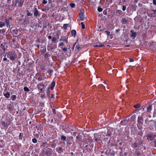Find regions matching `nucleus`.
Returning a JSON list of instances; mask_svg holds the SVG:
<instances>
[{"instance_id": "nucleus-1", "label": "nucleus", "mask_w": 156, "mask_h": 156, "mask_svg": "<svg viewBox=\"0 0 156 156\" xmlns=\"http://www.w3.org/2000/svg\"><path fill=\"white\" fill-rule=\"evenodd\" d=\"M138 142H137L138 143L136 142H134L132 144V147L133 149H138L139 148V147H138V145L141 147V148H143V140L141 139L140 140H138Z\"/></svg>"}, {"instance_id": "nucleus-53", "label": "nucleus", "mask_w": 156, "mask_h": 156, "mask_svg": "<svg viewBox=\"0 0 156 156\" xmlns=\"http://www.w3.org/2000/svg\"><path fill=\"white\" fill-rule=\"evenodd\" d=\"M104 46V45L103 44H101L100 45H97L95 46V47H103Z\"/></svg>"}, {"instance_id": "nucleus-23", "label": "nucleus", "mask_w": 156, "mask_h": 156, "mask_svg": "<svg viewBox=\"0 0 156 156\" xmlns=\"http://www.w3.org/2000/svg\"><path fill=\"white\" fill-rule=\"evenodd\" d=\"M55 82L54 81H53L51 83V86H50V88L51 89V90H53L55 85Z\"/></svg>"}, {"instance_id": "nucleus-49", "label": "nucleus", "mask_w": 156, "mask_h": 156, "mask_svg": "<svg viewBox=\"0 0 156 156\" xmlns=\"http://www.w3.org/2000/svg\"><path fill=\"white\" fill-rule=\"evenodd\" d=\"M138 135H139L141 136H143V132L141 131H140L139 132H138Z\"/></svg>"}, {"instance_id": "nucleus-20", "label": "nucleus", "mask_w": 156, "mask_h": 156, "mask_svg": "<svg viewBox=\"0 0 156 156\" xmlns=\"http://www.w3.org/2000/svg\"><path fill=\"white\" fill-rule=\"evenodd\" d=\"M60 140L61 141H62L64 142L66 140V137L64 135H62L61 136Z\"/></svg>"}, {"instance_id": "nucleus-36", "label": "nucleus", "mask_w": 156, "mask_h": 156, "mask_svg": "<svg viewBox=\"0 0 156 156\" xmlns=\"http://www.w3.org/2000/svg\"><path fill=\"white\" fill-rule=\"evenodd\" d=\"M44 79V78H43L42 76L40 75L37 78V80L39 81H40Z\"/></svg>"}, {"instance_id": "nucleus-15", "label": "nucleus", "mask_w": 156, "mask_h": 156, "mask_svg": "<svg viewBox=\"0 0 156 156\" xmlns=\"http://www.w3.org/2000/svg\"><path fill=\"white\" fill-rule=\"evenodd\" d=\"M12 17H10L9 19H5V22L6 24L7 25V27H8L9 26H10V25L9 24V20H11Z\"/></svg>"}, {"instance_id": "nucleus-29", "label": "nucleus", "mask_w": 156, "mask_h": 156, "mask_svg": "<svg viewBox=\"0 0 156 156\" xmlns=\"http://www.w3.org/2000/svg\"><path fill=\"white\" fill-rule=\"evenodd\" d=\"M128 155V152H124L123 153L121 152L120 153V156H127Z\"/></svg>"}, {"instance_id": "nucleus-58", "label": "nucleus", "mask_w": 156, "mask_h": 156, "mask_svg": "<svg viewBox=\"0 0 156 156\" xmlns=\"http://www.w3.org/2000/svg\"><path fill=\"white\" fill-rule=\"evenodd\" d=\"M61 40H62L63 41L64 43H68V40H67V39H65L64 40H62L61 39Z\"/></svg>"}, {"instance_id": "nucleus-10", "label": "nucleus", "mask_w": 156, "mask_h": 156, "mask_svg": "<svg viewBox=\"0 0 156 156\" xmlns=\"http://www.w3.org/2000/svg\"><path fill=\"white\" fill-rule=\"evenodd\" d=\"M84 14V13L81 11L79 14V16L80 18V20L81 21L84 20H85V17Z\"/></svg>"}, {"instance_id": "nucleus-56", "label": "nucleus", "mask_w": 156, "mask_h": 156, "mask_svg": "<svg viewBox=\"0 0 156 156\" xmlns=\"http://www.w3.org/2000/svg\"><path fill=\"white\" fill-rule=\"evenodd\" d=\"M75 5L74 3H71L70 4V6L72 8H74L75 6Z\"/></svg>"}, {"instance_id": "nucleus-54", "label": "nucleus", "mask_w": 156, "mask_h": 156, "mask_svg": "<svg viewBox=\"0 0 156 156\" xmlns=\"http://www.w3.org/2000/svg\"><path fill=\"white\" fill-rule=\"evenodd\" d=\"M66 144L67 146H69L72 144V143L69 142V140H68V141L66 142Z\"/></svg>"}, {"instance_id": "nucleus-17", "label": "nucleus", "mask_w": 156, "mask_h": 156, "mask_svg": "<svg viewBox=\"0 0 156 156\" xmlns=\"http://www.w3.org/2000/svg\"><path fill=\"white\" fill-rule=\"evenodd\" d=\"M138 149L136 150L134 154L136 156H141L142 155V153L137 150Z\"/></svg>"}, {"instance_id": "nucleus-63", "label": "nucleus", "mask_w": 156, "mask_h": 156, "mask_svg": "<svg viewBox=\"0 0 156 156\" xmlns=\"http://www.w3.org/2000/svg\"><path fill=\"white\" fill-rule=\"evenodd\" d=\"M64 45V44L63 42H62L59 44L58 46L60 47L61 46L63 45Z\"/></svg>"}, {"instance_id": "nucleus-26", "label": "nucleus", "mask_w": 156, "mask_h": 156, "mask_svg": "<svg viewBox=\"0 0 156 156\" xmlns=\"http://www.w3.org/2000/svg\"><path fill=\"white\" fill-rule=\"evenodd\" d=\"M50 56V54L49 52H47L44 55V58L47 59Z\"/></svg>"}, {"instance_id": "nucleus-46", "label": "nucleus", "mask_w": 156, "mask_h": 156, "mask_svg": "<svg viewBox=\"0 0 156 156\" xmlns=\"http://www.w3.org/2000/svg\"><path fill=\"white\" fill-rule=\"evenodd\" d=\"M33 142L34 143H36L37 142V140L36 139L34 138L32 140Z\"/></svg>"}, {"instance_id": "nucleus-57", "label": "nucleus", "mask_w": 156, "mask_h": 156, "mask_svg": "<svg viewBox=\"0 0 156 156\" xmlns=\"http://www.w3.org/2000/svg\"><path fill=\"white\" fill-rule=\"evenodd\" d=\"M62 50L63 51L65 52H66L67 51V48H62Z\"/></svg>"}, {"instance_id": "nucleus-33", "label": "nucleus", "mask_w": 156, "mask_h": 156, "mask_svg": "<svg viewBox=\"0 0 156 156\" xmlns=\"http://www.w3.org/2000/svg\"><path fill=\"white\" fill-rule=\"evenodd\" d=\"M4 142L3 140H0V147H4V145L3 144Z\"/></svg>"}, {"instance_id": "nucleus-25", "label": "nucleus", "mask_w": 156, "mask_h": 156, "mask_svg": "<svg viewBox=\"0 0 156 156\" xmlns=\"http://www.w3.org/2000/svg\"><path fill=\"white\" fill-rule=\"evenodd\" d=\"M73 130L70 129L69 128H68L67 129H66V130H65V132L66 133H70L71 131H73Z\"/></svg>"}, {"instance_id": "nucleus-38", "label": "nucleus", "mask_w": 156, "mask_h": 156, "mask_svg": "<svg viewBox=\"0 0 156 156\" xmlns=\"http://www.w3.org/2000/svg\"><path fill=\"white\" fill-rule=\"evenodd\" d=\"M5 25V23L4 22L0 21V27L2 28Z\"/></svg>"}, {"instance_id": "nucleus-32", "label": "nucleus", "mask_w": 156, "mask_h": 156, "mask_svg": "<svg viewBox=\"0 0 156 156\" xmlns=\"http://www.w3.org/2000/svg\"><path fill=\"white\" fill-rule=\"evenodd\" d=\"M75 45H76L75 48L77 50H79L81 48L80 45L79 44H78L77 42L76 44Z\"/></svg>"}, {"instance_id": "nucleus-30", "label": "nucleus", "mask_w": 156, "mask_h": 156, "mask_svg": "<svg viewBox=\"0 0 156 156\" xmlns=\"http://www.w3.org/2000/svg\"><path fill=\"white\" fill-rule=\"evenodd\" d=\"M108 144L109 146L110 147L114 145V144L113 142H111L110 140L108 142Z\"/></svg>"}, {"instance_id": "nucleus-5", "label": "nucleus", "mask_w": 156, "mask_h": 156, "mask_svg": "<svg viewBox=\"0 0 156 156\" xmlns=\"http://www.w3.org/2000/svg\"><path fill=\"white\" fill-rule=\"evenodd\" d=\"M147 14L148 16L150 17H154L156 16V9H151L150 10H148L147 12Z\"/></svg>"}, {"instance_id": "nucleus-59", "label": "nucleus", "mask_w": 156, "mask_h": 156, "mask_svg": "<svg viewBox=\"0 0 156 156\" xmlns=\"http://www.w3.org/2000/svg\"><path fill=\"white\" fill-rule=\"evenodd\" d=\"M46 51V48L45 49H43L41 52L42 54H44L45 53Z\"/></svg>"}, {"instance_id": "nucleus-47", "label": "nucleus", "mask_w": 156, "mask_h": 156, "mask_svg": "<svg viewBox=\"0 0 156 156\" xmlns=\"http://www.w3.org/2000/svg\"><path fill=\"white\" fill-rule=\"evenodd\" d=\"M68 24H64L63 25V27L64 29H65V30H66L67 29V27H68Z\"/></svg>"}, {"instance_id": "nucleus-55", "label": "nucleus", "mask_w": 156, "mask_h": 156, "mask_svg": "<svg viewBox=\"0 0 156 156\" xmlns=\"http://www.w3.org/2000/svg\"><path fill=\"white\" fill-rule=\"evenodd\" d=\"M3 61H6V62H8L9 63V60H8L6 58V57H4L3 58Z\"/></svg>"}, {"instance_id": "nucleus-51", "label": "nucleus", "mask_w": 156, "mask_h": 156, "mask_svg": "<svg viewBox=\"0 0 156 156\" xmlns=\"http://www.w3.org/2000/svg\"><path fill=\"white\" fill-rule=\"evenodd\" d=\"M126 120H122L121 121V124L122 125H124L126 124Z\"/></svg>"}, {"instance_id": "nucleus-19", "label": "nucleus", "mask_w": 156, "mask_h": 156, "mask_svg": "<svg viewBox=\"0 0 156 156\" xmlns=\"http://www.w3.org/2000/svg\"><path fill=\"white\" fill-rule=\"evenodd\" d=\"M7 107H8V110L10 112L13 110V109H14L13 105H12L11 104H10V105H9Z\"/></svg>"}, {"instance_id": "nucleus-61", "label": "nucleus", "mask_w": 156, "mask_h": 156, "mask_svg": "<svg viewBox=\"0 0 156 156\" xmlns=\"http://www.w3.org/2000/svg\"><path fill=\"white\" fill-rule=\"evenodd\" d=\"M103 13L105 15H106L107 14V9L104 10L103 11Z\"/></svg>"}, {"instance_id": "nucleus-48", "label": "nucleus", "mask_w": 156, "mask_h": 156, "mask_svg": "<svg viewBox=\"0 0 156 156\" xmlns=\"http://www.w3.org/2000/svg\"><path fill=\"white\" fill-rule=\"evenodd\" d=\"M80 24L82 25V29H84L85 28V26L83 24V22H81Z\"/></svg>"}, {"instance_id": "nucleus-64", "label": "nucleus", "mask_w": 156, "mask_h": 156, "mask_svg": "<svg viewBox=\"0 0 156 156\" xmlns=\"http://www.w3.org/2000/svg\"><path fill=\"white\" fill-rule=\"evenodd\" d=\"M36 76L38 77L40 75H41V73L40 72H37L35 75Z\"/></svg>"}, {"instance_id": "nucleus-43", "label": "nucleus", "mask_w": 156, "mask_h": 156, "mask_svg": "<svg viewBox=\"0 0 156 156\" xmlns=\"http://www.w3.org/2000/svg\"><path fill=\"white\" fill-rule=\"evenodd\" d=\"M136 116L135 115H134L132 116L131 118L134 121L136 119Z\"/></svg>"}, {"instance_id": "nucleus-42", "label": "nucleus", "mask_w": 156, "mask_h": 156, "mask_svg": "<svg viewBox=\"0 0 156 156\" xmlns=\"http://www.w3.org/2000/svg\"><path fill=\"white\" fill-rule=\"evenodd\" d=\"M7 116L8 117V118H9V119L12 120V121L13 120V117L11 115L8 114Z\"/></svg>"}, {"instance_id": "nucleus-31", "label": "nucleus", "mask_w": 156, "mask_h": 156, "mask_svg": "<svg viewBox=\"0 0 156 156\" xmlns=\"http://www.w3.org/2000/svg\"><path fill=\"white\" fill-rule=\"evenodd\" d=\"M23 137V133H20L19 136V139L20 140H22Z\"/></svg>"}, {"instance_id": "nucleus-35", "label": "nucleus", "mask_w": 156, "mask_h": 156, "mask_svg": "<svg viewBox=\"0 0 156 156\" xmlns=\"http://www.w3.org/2000/svg\"><path fill=\"white\" fill-rule=\"evenodd\" d=\"M17 96L16 95H12L11 96V99L12 101H14L16 100Z\"/></svg>"}, {"instance_id": "nucleus-6", "label": "nucleus", "mask_w": 156, "mask_h": 156, "mask_svg": "<svg viewBox=\"0 0 156 156\" xmlns=\"http://www.w3.org/2000/svg\"><path fill=\"white\" fill-rule=\"evenodd\" d=\"M42 154L44 156H51L52 154V150H46L45 151L43 150L41 152Z\"/></svg>"}, {"instance_id": "nucleus-27", "label": "nucleus", "mask_w": 156, "mask_h": 156, "mask_svg": "<svg viewBox=\"0 0 156 156\" xmlns=\"http://www.w3.org/2000/svg\"><path fill=\"white\" fill-rule=\"evenodd\" d=\"M152 109V106L151 105H150L147 108V112H151Z\"/></svg>"}, {"instance_id": "nucleus-45", "label": "nucleus", "mask_w": 156, "mask_h": 156, "mask_svg": "<svg viewBox=\"0 0 156 156\" xmlns=\"http://www.w3.org/2000/svg\"><path fill=\"white\" fill-rule=\"evenodd\" d=\"M81 136L80 135H78L76 136V138L77 140H81Z\"/></svg>"}, {"instance_id": "nucleus-37", "label": "nucleus", "mask_w": 156, "mask_h": 156, "mask_svg": "<svg viewBox=\"0 0 156 156\" xmlns=\"http://www.w3.org/2000/svg\"><path fill=\"white\" fill-rule=\"evenodd\" d=\"M48 143L47 142H44L43 143L42 145L44 147H48Z\"/></svg>"}, {"instance_id": "nucleus-8", "label": "nucleus", "mask_w": 156, "mask_h": 156, "mask_svg": "<svg viewBox=\"0 0 156 156\" xmlns=\"http://www.w3.org/2000/svg\"><path fill=\"white\" fill-rule=\"evenodd\" d=\"M34 16L36 18L38 16H40V14L39 13V12L38 10L37 9V8L36 7L35 8V6H34Z\"/></svg>"}, {"instance_id": "nucleus-21", "label": "nucleus", "mask_w": 156, "mask_h": 156, "mask_svg": "<svg viewBox=\"0 0 156 156\" xmlns=\"http://www.w3.org/2000/svg\"><path fill=\"white\" fill-rule=\"evenodd\" d=\"M122 13V11L121 10L118 9L115 11V14L116 16H119Z\"/></svg>"}, {"instance_id": "nucleus-41", "label": "nucleus", "mask_w": 156, "mask_h": 156, "mask_svg": "<svg viewBox=\"0 0 156 156\" xmlns=\"http://www.w3.org/2000/svg\"><path fill=\"white\" fill-rule=\"evenodd\" d=\"M27 16H32V13H31L30 12H29L28 10H27Z\"/></svg>"}, {"instance_id": "nucleus-39", "label": "nucleus", "mask_w": 156, "mask_h": 156, "mask_svg": "<svg viewBox=\"0 0 156 156\" xmlns=\"http://www.w3.org/2000/svg\"><path fill=\"white\" fill-rule=\"evenodd\" d=\"M140 104L139 103L135 105L134 106V107L135 108H137L140 107Z\"/></svg>"}, {"instance_id": "nucleus-4", "label": "nucleus", "mask_w": 156, "mask_h": 156, "mask_svg": "<svg viewBox=\"0 0 156 156\" xmlns=\"http://www.w3.org/2000/svg\"><path fill=\"white\" fill-rule=\"evenodd\" d=\"M24 0H15L13 2L12 6L15 7H22L24 3Z\"/></svg>"}, {"instance_id": "nucleus-50", "label": "nucleus", "mask_w": 156, "mask_h": 156, "mask_svg": "<svg viewBox=\"0 0 156 156\" xmlns=\"http://www.w3.org/2000/svg\"><path fill=\"white\" fill-rule=\"evenodd\" d=\"M49 88H50L49 87L48 88V90H47V91L46 92L47 94L48 97L49 96V93H50V91L49 90Z\"/></svg>"}, {"instance_id": "nucleus-18", "label": "nucleus", "mask_w": 156, "mask_h": 156, "mask_svg": "<svg viewBox=\"0 0 156 156\" xmlns=\"http://www.w3.org/2000/svg\"><path fill=\"white\" fill-rule=\"evenodd\" d=\"M56 151L59 153H61L63 151L62 148L61 147H58L56 149Z\"/></svg>"}, {"instance_id": "nucleus-52", "label": "nucleus", "mask_w": 156, "mask_h": 156, "mask_svg": "<svg viewBox=\"0 0 156 156\" xmlns=\"http://www.w3.org/2000/svg\"><path fill=\"white\" fill-rule=\"evenodd\" d=\"M98 10L99 12H101L103 10V9L101 8L98 7Z\"/></svg>"}, {"instance_id": "nucleus-13", "label": "nucleus", "mask_w": 156, "mask_h": 156, "mask_svg": "<svg viewBox=\"0 0 156 156\" xmlns=\"http://www.w3.org/2000/svg\"><path fill=\"white\" fill-rule=\"evenodd\" d=\"M112 130L110 129H108L107 130V133L106 135V136H110L112 134Z\"/></svg>"}, {"instance_id": "nucleus-9", "label": "nucleus", "mask_w": 156, "mask_h": 156, "mask_svg": "<svg viewBox=\"0 0 156 156\" xmlns=\"http://www.w3.org/2000/svg\"><path fill=\"white\" fill-rule=\"evenodd\" d=\"M6 89H5V90L3 91V94L6 98H8L10 97V93L6 91Z\"/></svg>"}, {"instance_id": "nucleus-60", "label": "nucleus", "mask_w": 156, "mask_h": 156, "mask_svg": "<svg viewBox=\"0 0 156 156\" xmlns=\"http://www.w3.org/2000/svg\"><path fill=\"white\" fill-rule=\"evenodd\" d=\"M105 32L106 33L107 35H109L110 34V32L107 30H105Z\"/></svg>"}, {"instance_id": "nucleus-11", "label": "nucleus", "mask_w": 156, "mask_h": 156, "mask_svg": "<svg viewBox=\"0 0 156 156\" xmlns=\"http://www.w3.org/2000/svg\"><path fill=\"white\" fill-rule=\"evenodd\" d=\"M121 22L122 24H126L128 23L127 18H122L121 20Z\"/></svg>"}, {"instance_id": "nucleus-16", "label": "nucleus", "mask_w": 156, "mask_h": 156, "mask_svg": "<svg viewBox=\"0 0 156 156\" xmlns=\"http://www.w3.org/2000/svg\"><path fill=\"white\" fill-rule=\"evenodd\" d=\"M138 123L139 124L141 123L142 124L144 122V120L140 116L138 117Z\"/></svg>"}, {"instance_id": "nucleus-14", "label": "nucleus", "mask_w": 156, "mask_h": 156, "mask_svg": "<svg viewBox=\"0 0 156 156\" xmlns=\"http://www.w3.org/2000/svg\"><path fill=\"white\" fill-rule=\"evenodd\" d=\"M1 124L2 125V126H3L4 127L6 128V129L8 128L9 126V124L7 122H5L4 121H2V122Z\"/></svg>"}, {"instance_id": "nucleus-24", "label": "nucleus", "mask_w": 156, "mask_h": 156, "mask_svg": "<svg viewBox=\"0 0 156 156\" xmlns=\"http://www.w3.org/2000/svg\"><path fill=\"white\" fill-rule=\"evenodd\" d=\"M53 70H51V69H49L47 71V73L49 75V76L48 77H50L52 75V73L53 72Z\"/></svg>"}, {"instance_id": "nucleus-40", "label": "nucleus", "mask_w": 156, "mask_h": 156, "mask_svg": "<svg viewBox=\"0 0 156 156\" xmlns=\"http://www.w3.org/2000/svg\"><path fill=\"white\" fill-rule=\"evenodd\" d=\"M24 91L27 92H29L30 91V90L29 89L28 87H24L23 88Z\"/></svg>"}, {"instance_id": "nucleus-2", "label": "nucleus", "mask_w": 156, "mask_h": 156, "mask_svg": "<svg viewBox=\"0 0 156 156\" xmlns=\"http://www.w3.org/2000/svg\"><path fill=\"white\" fill-rule=\"evenodd\" d=\"M46 83V84H47V82L46 80H45L44 83L43 82H41L38 83L37 84V87L39 90H40V92H42L43 91H44L46 87V86L44 84Z\"/></svg>"}, {"instance_id": "nucleus-12", "label": "nucleus", "mask_w": 156, "mask_h": 156, "mask_svg": "<svg viewBox=\"0 0 156 156\" xmlns=\"http://www.w3.org/2000/svg\"><path fill=\"white\" fill-rule=\"evenodd\" d=\"M130 32L131 33L130 37L132 39H134L137 35L136 33L135 32H133L132 30L130 31Z\"/></svg>"}, {"instance_id": "nucleus-62", "label": "nucleus", "mask_w": 156, "mask_h": 156, "mask_svg": "<svg viewBox=\"0 0 156 156\" xmlns=\"http://www.w3.org/2000/svg\"><path fill=\"white\" fill-rule=\"evenodd\" d=\"M47 3L46 0H43L42 3L44 4H46Z\"/></svg>"}, {"instance_id": "nucleus-3", "label": "nucleus", "mask_w": 156, "mask_h": 156, "mask_svg": "<svg viewBox=\"0 0 156 156\" xmlns=\"http://www.w3.org/2000/svg\"><path fill=\"white\" fill-rule=\"evenodd\" d=\"M8 54L10 59L12 61L15 60L17 58L16 53L13 51H9Z\"/></svg>"}, {"instance_id": "nucleus-34", "label": "nucleus", "mask_w": 156, "mask_h": 156, "mask_svg": "<svg viewBox=\"0 0 156 156\" xmlns=\"http://www.w3.org/2000/svg\"><path fill=\"white\" fill-rule=\"evenodd\" d=\"M51 41L52 43H56L57 42V39L55 37H53L52 38Z\"/></svg>"}, {"instance_id": "nucleus-28", "label": "nucleus", "mask_w": 156, "mask_h": 156, "mask_svg": "<svg viewBox=\"0 0 156 156\" xmlns=\"http://www.w3.org/2000/svg\"><path fill=\"white\" fill-rule=\"evenodd\" d=\"M137 7V6L135 5H131V8L134 11L136 10Z\"/></svg>"}, {"instance_id": "nucleus-7", "label": "nucleus", "mask_w": 156, "mask_h": 156, "mask_svg": "<svg viewBox=\"0 0 156 156\" xmlns=\"http://www.w3.org/2000/svg\"><path fill=\"white\" fill-rule=\"evenodd\" d=\"M146 137L147 140L150 141H152L155 138L156 135L152 133H150L147 135Z\"/></svg>"}, {"instance_id": "nucleus-44", "label": "nucleus", "mask_w": 156, "mask_h": 156, "mask_svg": "<svg viewBox=\"0 0 156 156\" xmlns=\"http://www.w3.org/2000/svg\"><path fill=\"white\" fill-rule=\"evenodd\" d=\"M7 122L9 125L11 123V122L12 121V120H10V119H9V118L7 119H6Z\"/></svg>"}, {"instance_id": "nucleus-22", "label": "nucleus", "mask_w": 156, "mask_h": 156, "mask_svg": "<svg viewBox=\"0 0 156 156\" xmlns=\"http://www.w3.org/2000/svg\"><path fill=\"white\" fill-rule=\"evenodd\" d=\"M71 34L72 36L75 37L76 35V30H72L71 31Z\"/></svg>"}]
</instances>
